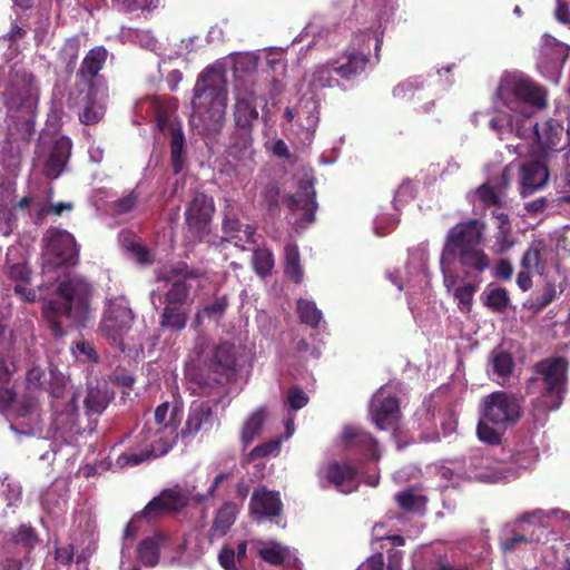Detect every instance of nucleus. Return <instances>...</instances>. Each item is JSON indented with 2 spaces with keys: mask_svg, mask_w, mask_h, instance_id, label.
Instances as JSON below:
<instances>
[{
  "mask_svg": "<svg viewBox=\"0 0 570 570\" xmlns=\"http://www.w3.org/2000/svg\"><path fill=\"white\" fill-rule=\"evenodd\" d=\"M281 442L282 439H276L255 446L249 453V459L277 454L279 451Z\"/></svg>",
  "mask_w": 570,
  "mask_h": 570,
  "instance_id": "nucleus-58",
  "label": "nucleus"
},
{
  "mask_svg": "<svg viewBox=\"0 0 570 570\" xmlns=\"http://www.w3.org/2000/svg\"><path fill=\"white\" fill-rule=\"evenodd\" d=\"M568 362L560 356L548 357L533 367V376L528 381L527 394L533 395V406L539 412L560 407L567 392Z\"/></svg>",
  "mask_w": 570,
  "mask_h": 570,
  "instance_id": "nucleus-6",
  "label": "nucleus"
},
{
  "mask_svg": "<svg viewBox=\"0 0 570 570\" xmlns=\"http://www.w3.org/2000/svg\"><path fill=\"white\" fill-rule=\"evenodd\" d=\"M484 232L485 225L482 222L470 219L451 227L444 239L440 257L443 282L458 301L462 313L470 312L473 295L481 281L455 286L456 279L452 267L458 262L466 276L483 273L490 267V258L483 249Z\"/></svg>",
  "mask_w": 570,
  "mask_h": 570,
  "instance_id": "nucleus-2",
  "label": "nucleus"
},
{
  "mask_svg": "<svg viewBox=\"0 0 570 570\" xmlns=\"http://www.w3.org/2000/svg\"><path fill=\"white\" fill-rule=\"evenodd\" d=\"M464 475L466 480L498 483L514 479L515 472L508 468L505 461L494 460L489 454L478 452L464 463Z\"/></svg>",
  "mask_w": 570,
  "mask_h": 570,
  "instance_id": "nucleus-13",
  "label": "nucleus"
},
{
  "mask_svg": "<svg viewBox=\"0 0 570 570\" xmlns=\"http://www.w3.org/2000/svg\"><path fill=\"white\" fill-rule=\"evenodd\" d=\"M16 193V183L12 178H3L0 181V206H6L9 208V205L12 204L13 195Z\"/></svg>",
  "mask_w": 570,
  "mask_h": 570,
  "instance_id": "nucleus-61",
  "label": "nucleus"
},
{
  "mask_svg": "<svg viewBox=\"0 0 570 570\" xmlns=\"http://www.w3.org/2000/svg\"><path fill=\"white\" fill-rule=\"evenodd\" d=\"M544 105L546 95L540 87L523 73L508 72L497 89L490 128L500 139L512 132L521 138L533 137L541 153L559 150L570 142V132L564 136L563 126L553 119L534 124L530 119L534 108Z\"/></svg>",
  "mask_w": 570,
  "mask_h": 570,
  "instance_id": "nucleus-1",
  "label": "nucleus"
},
{
  "mask_svg": "<svg viewBox=\"0 0 570 570\" xmlns=\"http://www.w3.org/2000/svg\"><path fill=\"white\" fill-rule=\"evenodd\" d=\"M539 456L538 449L530 441L518 444L511 456V461L507 462L508 468L515 472V476L520 470L532 468Z\"/></svg>",
  "mask_w": 570,
  "mask_h": 570,
  "instance_id": "nucleus-41",
  "label": "nucleus"
},
{
  "mask_svg": "<svg viewBox=\"0 0 570 570\" xmlns=\"http://www.w3.org/2000/svg\"><path fill=\"white\" fill-rule=\"evenodd\" d=\"M147 104L154 108L158 129L165 135L170 136L171 164L174 171L179 173L184 167V134L181 130V125L179 121H177L176 118L171 117L170 115L161 110L158 102L155 100L139 101L137 104V108L139 109V111H142L145 105Z\"/></svg>",
  "mask_w": 570,
  "mask_h": 570,
  "instance_id": "nucleus-14",
  "label": "nucleus"
},
{
  "mask_svg": "<svg viewBox=\"0 0 570 570\" xmlns=\"http://www.w3.org/2000/svg\"><path fill=\"white\" fill-rule=\"evenodd\" d=\"M227 88L224 69L214 65L205 69L194 87L191 101V124L212 129L225 117L227 108Z\"/></svg>",
  "mask_w": 570,
  "mask_h": 570,
  "instance_id": "nucleus-4",
  "label": "nucleus"
},
{
  "mask_svg": "<svg viewBox=\"0 0 570 570\" xmlns=\"http://www.w3.org/2000/svg\"><path fill=\"white\" fill-rule=\"evenodd\" d=\"M72 355L80 362H97L98 357L94 346L86 342L79 341L71 348Z\"/></svg>",
  "mask_w": 570,
  "mask_h": 570,
  "instance_id": "nucleus-55",
  "label": "nucleus"
},
{
  "mask_svg": "<svg viewBox=\"0 0 570 570\" xmlns=\"http://www.w3.org/2000/svg\"><path fill=\"white\" fill-rule=\"evenodd\" d=\"M257 97L258 91L252 76H237L234 106L236 129L230 137V144L226 151V171L233 173L240 180H245L254 169L252 126L258 118L255 104Z\"/></svg>",
  "mask_w": 570,
  "mask_h": 570,
  "instance_id": "nucleus-3",
  "label": "nucleus"
},
{
  "mask_svg": "<svg viewBox=\"0 0 570 570\" xmlns=\"http://www.w3.org/2000/svg\"><path fill=\"white\" fill-rule=\"evenodd\" d=\"M214 212V199L203 193H197L186 208V223L194 233L203 235L207 230Z\"/></svg>",
  "mask_w": 570,
  "mask_h": 570,
  "instance_id": "nucleus-22",
  "label": "nucleus"
},
{
  "mask_svg": "<svg viewBox=\"0 0 570 570\" xmlns=\"http://www.w3.org/2000/svg\"><path fill=\"white\" fill-rule=\"evenodd\" d=\"M138 442L140 445L139 450H128L121 453L116 460V466L119 469H124L127 466H135L144 462L145 460L154 456H160L165 453H156L153 451V440L144 441V435L141 431L138 434Z\"/></svg>",
  "mask_w": 570,
  "mask_h": 570,
  "instance_id": "nucleus-39",
  "label": "nucleus"
},
{
  "mask_svg": "<svg viewBox=\"0 0 570 570\" xmlns=\"http://www.w3.org/2000/svg\"><path fill=\"white\" fill-rule=\"evenodd\" d=\"M108 89L105 80H97L90 87L83 98V106L79 111V119L85 125L98 122L105 115Z\"/></svg>",
  "mask_w": 570,
  "mask_h": 570,
  "instance_id": "nucleus-21",
  "label": "nucleus"
},
{
  "mask_svg": "<svg viewBox=\"0 0 570 570\" xmlns=\"http://www.w3.org/2000/svg\"><path fill=\"white\" fill-rule=\"evenodd\" d=\"M569 51L568 45L559 42L550 36H544L541 59L538 63L541 73L553 82H558Z\"/></svg>",
  "mask_w": 570,
  "mask_h": 570,
  "instance_id": "nucleus-19",
  "label": "nucleus"
},
{
  "mask_svg": "<svg viewBox=\"0 0 570 570\" xmlns=\"http://www.w3.org/2000/svg\"><path fill=\"white\" fill-rule=\"evenodd\" d=\"M10 371L6 362L0 358V410L8 409L10 429L17 435L31 436L42 431V420L38 400L24 396L13 401L14 393L9 386Z\"/></svg>",
  "mask_w": 570,
  "mask_h": 570,
  "instance_id": "nucleus-9",
  "label": "nucleus"
},
{
  "mask_svg": "<svg viewBox=\"0 0 570 570\" xmlns=\"http://www.w3.org/2000/svg\"><path fill=\"white\" fill-rule=\"evenodd\" d=\"M368 59L365 52L347 49L333 62L334 72L343 79H351L365 70Z\"/></svg>",
  "mask_w": 570,
  "mask_h": 570,
  "instance_id": "nucleus-32",
  "label": "nucleus"
},
{
  "mask_svg": "<svg viewBox=\"0 0 570 570\" xmlns=\"http://www.w3.org/2000/svg\"><path fill=\"white\" fill-rule=\"evenodd\" d=\"M253 266L259 276L267 275L274 266L273 254L265 248L255 249L253 254Z\"/></svg>",
  "mask_w": 570,
  "mask_h": 570,
  "instance_id": "nucleus-51",
  "label": "nucleus"
},
{
  "mask_svg": "<svg viewBox=\"0 0 570 570\" xmlns=\"http://www.w3.org/2000/svg\"><path fill=\"white\" fill-rule=\"evenodd\" d=\"M484 305L493 312L504 311L510 298L505 288L488 286L483 292Z\"/></svg>",
  "mask_w": 570,
  "mask_h": 570,
  "instance_id": "nucleus-46",
  "label": "nucleus"
},
{
  "mask_svg": "<svg viewBox=\"0 0 570 570\" xmlns=\"http://www.w3.org/2000/svg\"><path fill=\"white\" fill-rule=\"evenodd\" d=\"M422 87V81L417 78H410L404 82H401L393 89V96L395 98H412L420 88Z\"/></svg>",
  "mask_w": 570,
  "mask_h": 570,
  "instance_id": "nucleus-56",
  "label": "nucleus"
},
{
  "mask_svg": "<svg viewBox=\"0 0 570 570\" xmlns=\"http://www.w3.org/2000/svg\"><path fill=\"white\" fill-rule=\"evenodd\" d=\"M267 416V409L261 406L245 419L240 429V442L244 449L250 445L254 440L261 435Z\"/></svg>",
  "mask_w": 570,
  "mask_h": 570,
  "instance_id": "nucleus-40",
  "label": "nucleus"
},
{
  "mask_svg": "<svg viewBox=\"0 0 570 570\" xmlns=\"http://www.w3.org/2000/svg\"><path fill=\"white\" fill-rule=\"evenodd\" d=\"M239 507L236 503L226 502L217 511L214 523L210 529L213 538H219L226 534L236 520Z\"/></svg>",
  "mask_w": 570,
  "mask_h": 570,
  "instance_id": "nucleus-42",
  "label": "nucleus"
},
{
  "mask_svg": "<svg viewBox=\"0 0 570 570\" xmlns=\"http://www.w3.org/2000/svg\"><path fill=\"white\" fill-rule=\"evenodd\" d=\"M181 419V409L164 402L155 410L154 425L147 424L142 428L144 441L153 440V451L156 453H168L177 439V428Z\"/></svg>",
  "mask_w": 570,
  "mask_h": 570,
  "instance_id": "nucleus-11",
  "label": "nucleus"
},
{
  "mask_svg": "<svg viewBox=\"0 0 570 570\" xmlns=\"http://www.w3.org/2000/svg\"><path fill=\"white\" fill-rule=\"evenodd\" d=\"M320 484L324 488L327 484L333 485L342 493H351L358 487L356 479V468L350 462L332 461L318 469Z\"/></svg>",
  "mask_w": 570,
  "mask_h": 570,
  "instance_id": "nucleus-17",
  "label": "nucleus"
},
{
  "mask_svg": "<svg viewBox=\"0 0 570 570\" xmlns=\"http://www.w3.org/2000/svg\"><path fill=\"white\" fill-rule=\"evenodd\" d=\"M195 350L199 355V360L209 364L217 373H225L233 368L235 365V350L234 345L227 342L212 347L206 338H199L196 343Z\"/></svg>",
  "mask_w": 570,
  "mask_h": 570,
  "instance_id": "nucleus-20",
  "label": "nucleus"
},
{
  "mask_svg": "<svg viewBox=\"0 0 570 570\" xmlns=\"http://www.w3.org/2000/svg\"><path fill=\"white\" fill-rule=\"evenodd\" d=\"M114 394L106 382H97L95 385L89 383L83 399L86 415H100Z\"/></svg>",
  "mask_w": 570,
  "mask_h": 570,
  "instance_id": "nucleus-35",
  "label": "nucleus"
},
{
  "mask_svg": "<svg viewBox=\"0 0 570 570\" xmlns=\"http://www.w3.org/2000/svg\"><path fill=\"white\" fill-rule=\"evenodd\" d=\"M342 443L346 449L355 450L367 459L379 460L381 456L376 440L357 426L347 425L344 428Z\"/></svg>",
  "mask_w": 570,
  "mask_h": 570,
  "instance_id": "nucleus-27",
  "label": "nucleus"
},
{
  "mask_svg": "<svg viewBox=\"0 0 570 570\" xmlns=\"http://www.w3.org/2000/svg\"><path fill=\"white\" fill-rule=\"evenodd\" d=\"M134 315L124 296L108 301L101 324V333L118 348L125 350V335L131 328Z\"/></svg>",
  "mask_w": 570,
  "mask_h": 570,
  "instance_id": "nucleus-12",
  "label": "nucleus"
},
{
  "mask_svg": "<svg viewBox=\"0 0 570 570\" xmlns=\"http://www.w3.org/2000/svg\"><path fill=\"white\" fill-rule=\"evenodd\" d=\"M46 255L55 265L75 264L78 249L75 237L66 232L50 228L46 233Z\"/></svg>",
  "mask_w": 570,
  "mask_h": 570,
  "instance_id": "nucleus-18",
  "label": "nucleus"
},
{
  "mask_svg": "<svg viewBox=\"0 0 570 570\" xmlns=\"http://www.w3.org/2000/svg\"><path fill=\"white\" fill-rule=\"evenodd\" d=\"M553 250L543 239L533 240L521 259V266L529 272L542 275L546 272Z\"/></svg>",
  "mask_w": 570,
  "mask_h": 570,
  "instance_id": "nucleus-30",
  "label": "nucleus"
},
{
  "mask_svg": "<svg viewBox=\"0 0 570 570\" xmlns=\"http://www.w3.org/2000/svg\"><path fill=\"white\" fill-rule=\"evenodd\" d=\"M188 495L179 488L164 490L158 497L154 498L145 509L136 515V519H154L164 512L177 511L186 505Z\"/></svg>",
  "mask_w": 570,
  "mask_h": 570,
  "instance_id": "nucleus-25",
  "label": "nucleus"
},
{
  "mask_svg": "<svg viewBox=\"0 0 570 570\" xmlns=\"http://www.w3.org/2000/svg\"><path fill=\"white\" fill-rule=\"evenodd\" d=\"M171 548L173 543L169 537L163 533H155L140 542L137 549V557L144 566L155 567L159 561V552H165Z\"/></svg>",
  "mask_w": 570,
  "mask_h": 570,
  "instance_id": "nucleus-29",
  "label": "nucleus"
},
{
  "mask_svg": "<svg viewBox=\"0 0 570 570\" xmlns=\"http://www.w3.org/2000/svg\"><path fill=\"white\" fill-rule=\"evenodd\" d=\"M284 116L288 121L296 120L311 139L320 121V101L314 96H304L295 108L287 107Z\"/></svg>",
  "mask_w": 570,
  "mask_h": 570,
  "instance_id": "nucleus-23",
  "label": "nucleus"
},
{
  "mask_svg": "<svg viewBox=\"0 0 570 570\" xmlns=\"http://www.w3.org/2000/svg\"><path fill=\"white\" fill-rule=\"evenodd\" d=\"M249 508L250 513L256 518L278 515L282 511L279 493L266 488L255 489Z\"/></svg>",
  "mask_w": 570,
  "mask_h": 570,
  "instance_id": "nucleus-28",
  "label": "nucleus"
},
{
  "mask_svg": "<svg viewBox=\"0 0 570 570\" xmlns=\"http://www.w3.org/2000/svg\"><path fill=\"white\" fill-rule=\"evenodd\" d=\"M285 273L296 283H299L303 278V269L299 264V253L296 245L288 244L285 247Z\"/></svg>",
  "mask_w": 570,
  "mask_h": 570,
  "instance_id": "nucleus-47",
  "label": "nucleus"
},
{
  "mask_svg": "<svg viewBox=\"0 0 570 570\" xmlns=\"http://www.w3.org/2000/svg\"><path fill=\"white\" fill-rule=\"evenodd\" d=\"M126 247L139 264H149L151 262L150 252L141 244L131 240Z\"/></svg>",
  "mask_w": 570,
  "mask_h": 570,
  "instance_id": "nucleus-63",
  "label": "nucleus"
},
{
  "mask_svg": "<svg viewBox=\"0 0 570 570\" xmlns=\"http://www.w3.org/2000/svg\"><path fill=\"white\" fill-rule=\"evenodd\" d=\"M38 87L32 75L14 66L0 79V97L10 111L31 115L38 104Z\"/></svg>",
  "mask_w": 570,
  "mask_h": 570,
  "instance_id": "nucleus-10",
  "label": "nucleus"
},
{
  "mask_svg": "<svg viewBox=\"0 0 570 570\" xmlns=\"http://www.w3.org/2000/svg\"><path fill=\"white\" fill-rule=\"evenodd\" d=\"M212 411L208 405L194 402L190 405L185 428L181 430L183 438L195 436L199 431L207 430L212 423Z\"/></svg>",
  "mask_w": 570,
  "mask_h": 570,
  "instance_id": "nucleus-36",
  "label": "nucleus"
},
{
  "mask_svg": "<svg viewBox=\"0 0 570 570\" xmlns=\"http://www.w3.org/2000/svg\"><path fill=\"white\" fill-rule=\"evenodd\" d=\"M51 375L52 419L49 431L52 438L71 443L80 433L77 392L62 374L58 376L51 371Z\"/></svg>",
  "mask_w": 570,
  "mask_h": 570,
  "instance_id": "nucleus-8",
  "label": "nucleus"
},
{
  "mask_svg": "<svg viewBox=\"0 0 570 570\" xmlns=\"http://www.w3.org/2000/svg\"><path fill=\"white\" fill-rule=\"evenodd\" d=\"M219 564L225 570H239L238 560L236 559L235 549L229 546H224L218 554Z\"/></svg>",
  "mask_w": 570,
  "mask_h": 570,
  "instance_id": "nucleus-60",
  "label": "nucleus"
},
{
  "mask_svg": "<svg viewBox=\"0 0 570 570\" xmlns=\"http://www.w3.org/2000/svg\"><path fill=\"white\" fill-rule=\"evenodd\" d=\"M287 205L293 213H301V226L311 224L314 220L317 204L315 200L314 183L311 177L305 176L299 181L298 190L288 197Z\"/></svg>",
  "mask_w": 570,
  "mask_h": 570,
  "instance_id": "nucleus-24",
  "label": "nucleus"
},
{
  "mask_svg": "<svg viewBox=\"0 0 570 570\" xmlns=\"http://www.w3.org/2000/svg\"><path fill=\"white\" fill-rule=\"evenodd\" d=\"M521 416L519 400L507 392H493L482 401V417L476 433L481 442L499 444L507 429Z\"/></svg>",
  "mask_w": 570,
  "mask_h": 570,
  "instance_id": "nucleus-7",
  "label": "nucleus"
},
{
  "mask_svg": "<svg viewBox=\"0 0 570 570\" xmlns=\"http://www.w3.org/2000/svg\"><path fill=\"white\" fill-rule=\"evenodd\" d=\"M561 513L562 515L566 514V512L561 511V510H557V509H553V510H549V511H544V510H541V509H537V510H533L531 512H527L524 513L519 520H518V524L520 527H522L524 523H540L542 521L543 518H547V517H550L552 514H559Z\"/></svg>",
  "mask_w": 570,
  "mask_h": 570,
  "instance_id": "nucleus-57",
  "label": "nucleus"
},
{
  "mask_svg": "<svg viewBox=\"0 0 570 570\" xmlns=\"http://www.w3.org/2000/svg\"><path fill=\"white\" fill-rule=\"evenodd\" d=\"M157 0H115L118 7L125 12H135L137 10H146L156 7Z\"/></svg>",
  "mask_w": 570,
  "mask_h": 570,
  "instance_id": "nucleus-59",
  "label": "nucleus"
},
{
  "mask_svg": "<svg viewBox=\"0 0 570 570\" xmlns=\"http://www.w3.org/2000/svg\"><path fill=\"white\" fill-rule=\"evenodd\" d=\"M108 51L104 47H95L82 60L78 77L81 82L90 87L97 80H104L98 73L107 60Z\"/></svg>",
  "mask_w": 570,
  "mask_h": 570,
  "instance_id": "nucleus-34",
  "label": "nucleus"
},
{
  "mask_svg": "<svg viewBox=\"0 0 570 570\" xmlns=\"http://www.w3.org/2000/svg\"><path fill=\"white\" fill-rule=\"evenodd\" d=\"M188 296V285L185 281H175L166 293V302L169 304H183Z\"/></svg>",
  "mask_w": 570,
  "mask_h": 570,
  "instance_id": "nucleus-53",
  "label": "nucleus"
},
{
  "mask_svg": "<svg viewBox=\"0 0 570 570\" xmlns=\"http://www.w3.org/2000/svg\"><path fill=\"white\" fill-rule=\"evenodd\" d=\"M256 550L264 561L274 566L289 564L295 559L288 547L276 541H261Z\"/></svg>",
  "mask_w": 570,
  "mask_h": 570,
  "instance_id": "nucleus-38",
  "label": "nucleus"
},
{
  "mask_svg": "<svg viewBox=\"0 0 570 570\" xmlns=\"http://www.w3.org/2000/svg\"><path fill=\"white\" fill-rule=\"evenodd\" d=\"M72 142L68 137H60L51 144L43 138L39 142L38 161L43 165V173L47 177L58 178L66 168L71 154Z\"/></svg>",
  "mask_w": 570,
  "mask_h": 570,
  "instance_id": "nucleus-15",
  "label": "nucleus"
},
{
  "mask_svg": "<svg viewBox=\"0 0 570 570\" xmlns=\"http://www.w3.org/2000/svg\"><path fill=\"white\" fill-rule=\"evenodd\" d=\"M435 473L444 481L440 484L442 488H446L449 484H458L460 480L465 479L464 464L456 461L436 466Z\"/></svg>",
  "mask_w": 570,
  "mask_h": 570,
  "instance_id": "nucleus-45",
  "label": "nucleus"
},
{
  "mask_svg": "<svg viewBox=\"0 0 570 570\" xmlns=\"http://www.w3.org/2000/svg\"><path fill=\"white\" fill-rule=\"evenodd\" d=\"M392 390L390 384L381 387L371 401V419L380 430H395L400 419L399 402Z\"/></svg>",
  "mask_w": 570,
  "mask_h": 570,
  "instance_id": "nucleus-16",
  "label": "nucleus"
},
{
  "mask_svg": "<svg viewBox=\"0 0 570 570\" xmlns=\"http://www.w3.org/2000/svg\"><path fill=\"white\" fill-rule=\"evenodd\" d=\"M399 505L407 511L420 512L425 507V498L414 493L412 490H406L396 494Z\"/></svg>",
  "mask_w": 570,
  "mask_h": 570,
  "instance_id": "nucleus-50",
  "label": "nucleus"
},
{
  "mask_svg": "<svg viewBox=\"0 0 570 570\" xmlns=\"http://www.w3.org/2000/svg\"><path fill=\"white\" fill-rule=\"evenodd\" d=\"M514 245V239L511 230H498L494 234V243L492 250L497 255H502L511 249Z\"/></svg>",
  "mask_w": 570,
  "mask_h": 570,
  "instance_id": "nucleus-54",
  "label": "nucleus"
},
{
  "mask_svg": "<svg viewBox=\"0 0 570 570\" xmlns=\"http://www.w3.org/2000/svg\"><path fill=\"white\" fill-rule=\"evenodd\" d=\"M187 323V315L179 307L167 306L164 308L160 325L173 331H181Z\"/></svg>",
  "mask_w": 570,
  "mask_h": 570,
  "instance_id": "nucleus-48",
  "label": "nucleus"
},
{
  "mask_svg": "<svg viewBox=\"0 0 570 570\" xmlns=\"http://www.w3.org/2000/svg\"><path fill=\"white\" fill-rule=\"evenodd\" d=\"M333 62L321 63L315 67L308 76V85L313 89H323L337 85V80L333 77Z\"/></svg>",
  "mask_w": 570,
  "mask_h": 570,
  "instance_id": "nucleus-44",
  "label": "nucleus"
},
{
  "mask_svg": "<svg viewBox=\"0 0 570 570\" xmlns=\"http://www.w3.org/2000/svg\"><path fill=\"white\" fill-rule=\"evenodd\" d=\"M223 229L234 245L243 249L247 248V245L256 243V228L249 224H240L237 218L226 217L223 223Z\"/></svg>",
  "mask_w": 570,
  "mask_h": 570,
  "instance_id": "nucleus-37",
  "label": "nucleus"
},
{
  "mask_svg": "<svg viewBox=\"0 0 570 570\" xmlns=\"http://www.w3.org/2000/svg\"><path fill=\"white\" fill-rule=\"evenodd\" d=\"M90 285L82 278L72 277L62 282L57 297L43 306V315L56 336L63 335V327L83 324L90 313Z\"/></svg>",
  "mask_w": 570,
  "mask_h": 570,
  "instance_id": "nucleus-5",
  "label": "nucleus"
},
{
  "mask_svg": "<svg viewBox=\"0 0 570 570\" xmlns=\"http://www.w3.org/2000/svg\"><path fill=\"white\" fill-rule=\"evenodd\" d=\"M80 51V41L77 38L68 39L61 50L60 59L66 63L69 71H72Z\"/></svg>",
  "mask_w": 570,
  "mask_h": 570,
  "instance_id": "nucleus-52",
  "label": "nucleus"
},
{
  "mask_svg": "<svg viewBox=\"0 0 570 570\" xmlns=\"http://www.w3.org/2000/svg\"><path fill=\"white\" fill-rule=\"evenodd\" d=\"M514 370V360L512 355L501 347L494 348L488 361V374L499 384H504Z\"/></svg>",
  "mask_w": 570,
  "mask_h": 570,
  "instance_id": "nucleus-33",
  "label": "nucleus"
},
{
  "mask_svg": "<svg viewBox=\"0 0 570 570\" xmlns=\"http://www.w3.org/2000/svg\"><path fill=\"white\" fill-rule=\"evenodd\" d=\"M297 312L301 321L312 327L317 326L322 320V312L312 301L298 299Z\"/></svg>",
  "mask_w": 570,
  "mask_h": 570,
  "instance_id": "nucleus-49",
  "label": "nucleus"
},
{
  "mask_svg": "<svg viewBox=\"0 0 570 570\" xmlns=\"http://www.w3.org/2000/svg\"><path fill=\"white\" fill-rule=\"evenodd\" d=\"M14 227V216L10 208L0 206V235L8 236Z\"/></svg>",
  "mask_w": 570,
  "mask_h": 570,
  "instance_id": "nucleus-62",
  "label": "nucleus"
},
{
  "mask_svg": "<svg viewBox=\"0 0 570 570\" xmlns=\"http://www.w3.org/2000/svg\"><path fill=\"white\" fill-rule=\"evenodd\" d=\"M520 171V189L523 197L542 188L549 178L547 167L539 161H530L523 165Z\"/></svg>",
  "mask_w": 570,
  "mask_h": 570,
  "instance_id": "nucleus-31",
  "label": "nucleus"
},
{
  "mask_svg": "<svg viewBox=\"0 0 570 570\" xmlns=\"http://www.w3.org/2000/svg\"><path fill=\"white\" fill-rule=\"evenodd\" d=\"M287 403L292 410L297 411L308 403V397L302 390L293 387L287 393Z\"/></svg>",
  "mask_w": 570,
  "mask_h": 570,
  "instance_id": "nucleus-64",
  "label": "nucleus"
},
{
  "mask_svg": "<svg viewBox=\"0 0 570 570\" xmlns=\"http://www.w3.org/2000/svg\"><path fill=\"white\" fill-rule=\"evenodd\" d=\"M382 39L383 30L381 29V27H376L373 30L356 33L353 37L348 49L357 51H363L364 49L365 57L367 58L372 49H374L375 52L380 50Z\"/></svg>",
  "mask_w": 570,
  "mask_h": 570,
  "instance_id": "nucleus-43",
  "label": "nucleus"
},
{
  "mask_svg": "<svg viewBox=\"0 0 570 570\" xmlns=\"http://www.w3.org/2000/svg\"><path fill=\"white\" fill-rule=\"evenodd\" d=\"M510 171L511 167H505L499 179H489L475 191L470 193L468 196L470 202L474 206H476V202H480L484 206L499 205L501 203L504 190L510 185Z\"/></svg>",
  "mask_w": 570,
  "mask_h": 570,
  "instance_id": "nucleus-26",
  "label": "nucleus"
}]
</instances>
